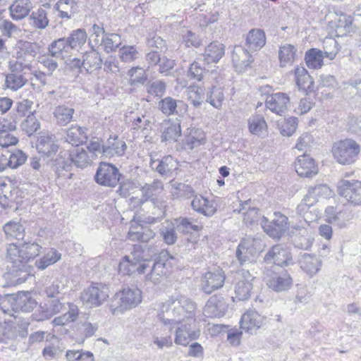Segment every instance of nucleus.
Here are the masks:
<instances>
[{
	"label": "nucleus",
	"mask_w": 361,
	"mask_h": 361,
	"mask_svg": "<svg viewBox=\"0 0 361 361\" xmlns=\"http://www.w3.org/2000/svg\"><path fill=\"white\" fill-rule=\"evenodd\" d=\"M195 308V303L184 295H178L169 298L164 303L160 315L164 330L171 331L175 325L188 319L192 321Z\"/></svg>",
	"instance_id": "f257e3e1"
},
{
	"label": "nucleus",
	"mask_w": 361,
	"mask_h": 361,
	"mask_svg": "<svg viewBox=\"0 0 361 361\" xmlns=\"http://www.w3.org/2000/svg\"><path fill=\"white\" fill-rule=\"evenodd\" d=\"M20 247L14 243L7 246L6 259L11 265L10 271L6 274L5 277L9 280L10 286H18L24 283L30 276L32 267L27 264L25 259L21 254Z\"/></svg>",
	"instance_id": "f03ea898"
},
{
	"label": "nucleus",
	"mask_w": 361,
	"mask_h": 361,
	"mask_svg": "<svg viewBox=\"0 0 361 361\" xmlns=\"http://www.w3.org/2000/svg\"><path fill=\"white\" fill-rule=\"evenodd\" d=\"M331 152L337 162L348 165L357 159L360 152V146L352 139H345L334 142Z\"/></svg>",
	"instance_id": "7ed1b4c3"
},
{
	"label": "nucleus",
	"mask_w": 361,
	"mask_h": 361,
	"mask_svg": "<svg viewBox=\"0 0 361 361\" xmlns=\"http://www.w3.org/2000/svg\"><path fill=\"white\" fill-rule=\"evenodd\" d=\"M142 300V292L139 288H123L116 293L111 304V310L114 314H118L124 310L136 307Z\"/></svg>",
	"instance_id": "20e7f679"
},
{
	"label": "nucleus",
	"mask_w": 361,
	"mask_h": 361,
	"mask_svg": "<svg viewBox=\"0 0 361 361\" xmlns=\"http://www.w3.org/2000/svg\"><path fill=\"white\" fill-rule=\"evenodd\" d=\"M35 51L32 44L27 42L16 49L8 61L9 70L13 73H22L30 70Z\"/></svg>",
	"instance_id": "39448f33"
},
{
	"label": "nucleus",
	"mask_w": 361,
	"mask_h": 361,
	"mask_svg": "<svg viewBox=\"0 0 361 361\" xmlns=\"http://www.w3.org/2000/svg\"><path fill=\"white\" fill-rule=\"evenodd\" d=\"M6 302L11 305L13 310L25 312H31L37 305V302L30 292H20L16 295L3 300L0 306L4 312L8 311V309H5Z\"/></svg>",
	"instance_id": "423d86ee"
},
{
	"label": "nucleus",
	"mask_w": 361,
	"mask_h": 361,
	"mask_svg": "<svg viewBox=\"0 0 361 361\" xmlns=\"http://www.w3.org/2000/svg\"><path fill=\"white\" fill-rule=\"evenodd\" d=\"M149 263L136 253L125 256L118 264V271L123 275L142 274L149 268Z\"/></svg>",
	"instance_id": "0eeeda50"
},
{
	"label": "nucleus",
	"mask_w": 361,
	"mask_h": 361,
	"mask_svg": "<svg viewBox=\"0 0 361 361\" xmlns=\"http://www.w3.org/2000/svg\"><path fill=\"white\" fill-rule=\"evenodd\" d=\"M249 271L242 269L238 271L235 276V298L238 300H247L251 295L253 288L252 281L255 279Z\"/></svg>",
	"instance_id": "6e6552de"
},
{
	"label": "nucleus",
	"mask_w": 361,
	"mask_h": 361,
	"mask_svg": "<svg viewBox=\"0 0 361 361\" xmlns=\"http://www.w3.org/2000/svg\"><path fill=\"white\" fill-rule=\"evenodd\" d=\"M109 296L108 287L102 283H94L83 290L81 299L84 303L93 307L103 304Z\"/></svg>",
	"instance_id": "1a4fd4ad"
},
{
	"label": "nucleus",
	"mask_w": 361,
	"mask_h": 361,
	"mask_svg": "<svg viewBox=\"0 0 361 361\" xmlns=\"http://www.w3.org/2000/svg\"><path fill=\"white\" fill-rule=\"evenodd\" d=\"M261 225L267 235L273 238L279 239L288 228V219L285 215L275 212L271 222H269L264 216Z\"/></svg>",
	"instance_id": "9d476101"
},
{
	"label": "nucleus",
	"mask_w": 361,
	"mask_h": 361,
	"mask_svg": "<svg viewBox=\"0 0 361 361\" xmlns=\"http://www.w3.org/2000/svg\"><path fill=\"white\" fill-rule=\"evenodd\" d=\"M264 281L269 288L276 292L286 291L293 284V279L286 271L276 272L267 270L264 274Z\"/></svg>",
	"instance_id": "9b49d317"
},
{
	"label": "nucleus",
	"mask_w": 361,
	"mask_h": 361,
	"mask_svg": "<svg viewBox=\"0 0 361 361\" xmlns=\"http://www.w3.org/2000/svg\"><path fill=\"white\" fill-rule=\"evenodd\" d=\"M120 176L114 165L102 162L97 171L95 180L102 185L115 187L119 181Z\"/></svg>",
	"instance_id": "f8f14e48"
},
{
	"label": "nucleus",
	"mask_w": 361,
	"mask_h": 361,
	"mask_svg": "<svg viewBox=\"0 0 361 361\" xmlns=\"http://www.w3.org/2000/svg\"><path fill=\"white\" fill-rule=\"evenodd\" d=\"M338 192L349 202L355 205L361 204V181L342 180L339 183Z\"/></svg>",
	"instance_id": "ddd939ff"
},
{
	"label": "nucleus",
	"mask_w": 361,
	"mask_h": 361,
	"mask_svg": "<svg viewBox=\"0 0 361 361\" xmlns=\"http://www.w3.org/2000/svg\"><path fill=\"white\" fill-rule=\"evenodd\" d=\"M195 323V319L192 321L185 320L175 325L176 335L174 342L176 345L187 346L192 340L197 339L200 336L199 331L192 330V325Z\"/></svg>",
	"instance_id": "4468645a"
},
{
	"label": "nucleus",
	"mask_w": 361,
	"mask_h": 361,
	"mask_svg": "<svg viewBox=\"0 0 361 361\" xmlns=\"http://www.w3.org/2000/svg\"><path fill=\"white\" fill-rule=\"evenodd\" d=\"M225 279L226 276L222 269L207 271L202 276L201 289L205 293L211 294L223 286Z\"/></svg>",
	"instance_id": "2eb2a0df"
},
{
	"label": "nucleus",
	"mask_w": 361,
	"mask_h": 361,
	"mask_svg": "<svg viewBox=\"0 0 361 361\" xmlns=\"http://www.w3.org/2000/svg\"><path fill=\"white\" fill-rule=\"evenodd\" d=\"M264 261L277 266H287L292 261L290 253L281 245H274L265 255Z\"/></svg>",
	"instance_id": "dca6fc26"
},
{
	"label": "nucleus",
	"mask_w": 361,
	"mask_h": 361,
	"mask_svg": "<svg viewBox=\"0 0 361 361\" xmlns=\"http://www.w3.org/2000/svg\"><path fill=\"white\" fill-rule=\"evenodd\" d=\"M66 304L62 303L59 299L51 300L40 306L39 312H35L32 316L35 320L40 322L49 319L54 315L67 310Z\"/></svg>",
	"instance_id": "f3484780"
},
{
	"label": "nucleus",
	"mask_w": 361,
	"mask_h": 361,
	"mask_svg": "<svg viewBox=\"0 0 361 361\" xmlns=\"http://www.w3.org/2000/svg\"><path fill=\"white\" fill-rule=\"evenodd\" d=\"M290 103L289 97L283 92H277L268 95L266 98V107L271 112L282 115L288 109Z\"/></svg>",
	"instance_id": "a211bd4d"
},
{
	"label": "nucleus",
	"mask_w": 361,
	"mask_h": 361,
	"mask_svg": "<svg viewBox=\"0 0 361 361\" xmlns=\"http://www.w3.org/2000/svg\"><path fill=\"white\" fill-rule=\"evenodd\" d=\"M338 54V49L331 51H324L322 52L317 49H311L305 54V62L310 68L317 69L322 67L324 57L334 59Z\"/></svg>",
	"instance_id": "6ab92c4d"
},
{
	"label": "nucleus",
	"mask_w": 361,
	"mask_h": 361,
	"mask_svg": "<svg viewBox=\"0 0 361 361\" xmlns=\"http://www.w3.org/2000/svg\"><path fill=\"white\" fill-rule=\"evenodd\" d=\"M294 166L296 173L301 177H312L318 172L314 160L305 153L298 157Z\"/></svg>",
	"instance_id": "aec40b11"
},
{
	"label": "nucleus",
	"mask_w": 361,
	"mask_h": 361,
	"mask_svg": "<svg viewBox=\"0 0 361 361\" xmlns=\"http://www.w3.org/2000/svg\"><path fill=\"white\" fill-rule=\"evenodd\" d=\"M150 166L161 176H169L178 168L177 161L170 155L164 157L161 159H155L150 155Z\"/></svg>",
	"instance_id": "412c9836"
},
{
	"label": "nucleus",
	"mask_w": 361,
	"mask_h": 361,
	"mask_svg": "<svg viewBox=\"0 0 361 361\" xmlns=\"http://www.w3.org/2000/svg\"><path fill=\"white\" fill-rule=\"evenodd\" d=\"M227 310V305L225 300L219 295L212 296L207 302L204 312L209 317H223Z\"/></svg>",
	"instance_id": "4be33fe9"
},
{
	"label": "nucleus",
	"mask_w": 361,
	"mask_h": 361,
	"mask_svg": "<svg viewBox=\"0 0 361 361\" xmlns=\"http://www.w3.org/2000/svg\"><path fill=\"white\" fill-rule=\"evenodd\" d=\"M155 235L154 232L147 226H142L132 222L128 233V238L131 241H139L147 243L153 239Z\"/></svg>",
	"instance_id": "5701e85b"
},
{
	"label": "nucleus",
	"mask_w": 361,
	"mask_h": 361,
	"mask_svg": "<svg viewBox=\"0 0 361 361\" xmlns=\"http://www.w3.org/2000/svg\"><path fill=\"white\" fill-rule=\"evenodd\" d=\"M37 149L44 159H47V161L49 162V160L53 159L54 155L57 152L58 145L55 144L52 136L44 135L38 138Z\"/></svg>",
	"instance_id": "b1692460"
},
{
	"label": "nucleus",
	"mask_w": 361,
	"mask_h": 361,
	"mask_svg": "<svg viewBox=\"0 0 361 361\" xmlns=\"http://www.w3.org/2000/svg\"><path fill=\"white\" fill-rule=\"evenodd\" d=\"M264 321V317L258 312L250 310L244 313L240 319V328L247 332L252 334L260 328Z\"/></svg>",
	"instance_id": "393cba45"
},
{
	"label": "nucleus",
	"mask_w": 361,
	"mask_h": 361,
	"mask_svg": "<svg viewBox=\"0 0 361 361\" xmlns=\"http://www.w3.org/2000/svg\"><path fill=\"white\" fill-rule=\"evenodd\" d=\"M302 270L310 276L315 275L322 267V260L314 255L304 253L299 260Z\"/></svg>",
	"instance_id": "a878e982"
},
{
	"label": "nucleus",
	"mask_w": 361,
	"mask_h": 361,
	"mask_svg": "<svg viewBox=\"0 0 361 361\" xmlns=\"http://www.w3.org/2000/svg\"><path fill=\"white\" fill-rule=\"evenodd\" d=\"M251 58V55L244 47L235 46L232 53V62L239 71H242L250 65Z\"/></svg>",
	"instance_id": "bb28decb"
},
{
	"label": "nucleus",
	"mask_w": 361,
	"mask_h": 361,
	"mask_svg": "<svg viewBox=\"0 0 361 361\" xmlns=\"http://www.w3.org/2000/svg\"><path fill=\"white\" fill-rule=\"evenodd\" d=\"M69 152V158L77 167L85 168L91 164V157L83 147H73Z\"/></svg>",
	"instance_id": "cd10ccee"
},
{
	"label": "nucleus",
	"mask_w": 361,
	"mask_h": 361,
	"mask_svg": "<svg viewBox=\"0 0 361 361\" xmlns=\"http://www.w3.org/2000/svg\"><path fill=\"white\" fill-rule=\"evenodd\" d=\"M305 224L307 227H298L299 235H295L293 239L295 247L301 250L310 249L312 247L314 240V238L312 236L311 233L310 232L309 224L307 221H305ZM295 228L298 229L296 227Z\"/></svg>",
	"instance_id": "c85d7f7f"
},
{
	"label": "nucleus",
	"mask_w": 361,
	"mask_h": 361,
	"mask_svg": "<svg viewBox=\"0 0 361 361\" xmlns=\"http://www.w3.org/2000/svg\"><path fill=\"white\" fill-rule=\"evenodd\" d=\"M87 140V129L85 128L72 126L66 131V140L73 147H79V145L85 142Z\"/></svg>",
	"instance_id": "c756f323"
},
{
	"label": "nucleus",
	"mask_w": 361,
	"mask_h": 361,
	"mask_svg": "<svg viewBox=\"0 0 361 361\" xmlns=\"http://www.w3.org/2000/svg\"><path fill=\"white\" fill-rule=\"evenodd\" d=\"M266 44L264 32L260 29H252L246 37V45L250 51H257Z\"/></svg>",
	"instance_id": "7c9ffc66"
},
{
	"label": "nucleus",
	"mask_w": 361,
	"mask_h": 361,
	"mask_svg": "<svg viewBox=\"0 0 361 361\" xmlns=\"http://www.w3.org/2000/svg\"><path fill=\"white\" fill-rule=\"evenodd\" d=\"M32 8L30 0H16L9 7L11 16L13 20H21L25 18Z\"/></svg>",
	"instance_id": "2f4dec72"
},
{
	"label": "nucleus",
	"mask_w": 361,
	"mask_h": 361,
	"mask_svg": "<svg viewBox=\"0 0 361 361\" xmlns=\"http://www.w3.org/2000/svg\"><path fill=\"white\" fill-rule=\"evenodd\" d=\"M250 245L251 240L246 239L243 240L237 247L236 257L242 265L255 260L256 252L254 251L252 248L250 247Z\"/></svg>",
	"instance_id": "473e14b6"
},
{
	"label": "nucleus",
	"mask_w": 361,
	"mask_h": 361,
	"mask_svg": "<svg viewBox=\"0 0 361 361\" xmlns=\"http://www.w3.org/2000/svg\"><path fill=\"white\" fill-rule=\"evenodd\" d=\"M224 55V44L218 42H213L205 48L204 60L207 63H217Z\"/></svg>",
	"instance_id": "72a5a7b5"
},
{
	"label": "nucleus",
	"mask_w": 361,
	"mask_h": 361,
	"mask_svg": "<svg viewBox=\"0 0 361 361\" xmlns=\"http://www.w3.org/2000/svg\"><path fill=\"white\" fill-rule=\"evenodd\" d=\"M160 110L166 116L178 113L177 109L186 110L187 105L182 101H176L172 97H167L159 102Z\"/></svg>",
	"instance_id": "f704fd0d"
},
{
	"label": "nucleus",
	"mask_w": 361,
	"mask_h": 361,
	"mask_svg": "<svg viewBox=\"0 0 361 361\" xmlns=\"http://www.w3.org/2000/svg\"><path fill=\"white\" fill-rule=\"evenodd\" d=\"M126 148V142L123 140L118 139L108 140L104 145V157L110 158L114 156H122L124 154Z\"/></svg>",
	"instance_id": "c9c22d12"
},
{
	"label": "nucleus",
	"mask_w": 361,
	"mask_h": 361,
	"mask_svg": "<svg viewBox=\"0 0 361 361\" xmlns=\"http://www.w3.org/2000/svg\"><path fill=\"white\" fill-rule=\"evenodd\" d=\"M297 49L292 44H284L280 46L279 59L281 67L291 66L296 56Z\"/></svg>",
	"instance_id": "e433bc0d"
},
{
	"label": "nucleus",
	"mask_w": 361,
	"mask_h": 361,
	"mask_svg": "<svg viewBox=\"0 0 361 361\" xmlns=\"http://www.w3.org/2000/svg\"><path fill=\"white\" fill-rule=\"evenodd\" d=\"M192 209L207 216H212L215 212L216 208L213 204L210 203L209 200L202 196L195 195L191 202Z\"/></svg>",
	"instance_id": "4c0bfd02"
},
{
	"label": "nucleus",
	"mask_w": 361,
	"mask_h": 361,
	"mask_svg": "<svg viewBox=\"0 0 361 361\" xmlns=\"http://www.w3.org/2000/svg\"><path fill=\"white\" fill-rule=\"evenodd\" d=\"M250 203V200L240 203L238 212L243 214L245 224L252 225L258 221L259 214L258 209L255 207H251ZM234 212H237V209H235Z\"/></svg>",
	"instance_id": "58836bf2"
},
{
	"label": "nucleus",
	"mask_w": 361,
	"mask_h": 361,
	"mask_svg": "<svg viewBox=\"0 0 361 361\" xmlns=\"http://www.w3.org/2000/svg\"><path fill=\"white\" fill-rule=\"evenodd\" d=\"M6 238L8 240H23L25 236V227L18 221H11L4 226Z\"/></svg>",
	"instance_id": "ea45409f"
},
{
	"label": "nucleus",
	"mask_w": 361,
	"mask_h": 361,
	"mask_svg": "<svg viewBox=\"0 0 361 361\" xmlns=\"http://www.w3.org/2000/svg\"><path fill=\"white\" fill-rule=\"evenodd\" d=\"M82 61L83 68L87 72L100 68L102 64L101 56L95 49L86 51L82 56Z\"/></svg>",
	"instance_id": "a19ab883"
},
{
	"label": "nucleus",
	"mask_w": 361,
	"mask_h": 361,
	"mask_svg": "<svg viewBox=\"0 0 361 361\" xmlns=\"http://www.w3.org/2000/svg\"><path fill=\"white\" fill-rule=\"evenodd\" d=\"M121 44L120 35L115 33H107L102 39H96V44L103 45L106 53L115 51Z\"/></svg>",
	"instance_id": "79ce46f5"
},
{
	"label": "nucleus",
	"mask_w": 361,
	"mask_h": 361,
	"mask_svg": "<svg viewBox=\"0 0 361 361\" xmlns=\"http://www.w3.org/2000/svg\"><path fill=\"white\" fill-rule=\"evenodd\" d=\"M68 306L67 312L62 315L55 317L52 324L56 326H64L77 319L78 316V310L76 305L73 303H66Z\"/></svg>",
	"instance_id": "37998d69"
},
{
	"label": "nucleus",
	"mask_w": 361,
	"mask_h": 361,
	"mask_svg": "<svg viewBox=\"0 0 361 361\" xmlns=\"http://www.w3.org/2000/svg\"><path fill=\"white\" fill-rule=\"evenodd\" d=\"M164 189V185L161 181L154 180L152 183H146L142 187V199L140 202H145L154 196L161 193Z\"/></svg>",
	"instance_id": "c03bdc74"
},
{
	"label": "nucleus",
	"mask_w": 361,
	"mask_h": 361,
	"mask_svg": "<svg viewBox=\"0 0 361 361\" xmlns=\"http://www.w3.org/2000/svg\"><path fill=\"white\" fill-rule=\"evenodd\" d=\"M74 112L75 110L73 108L59 105L54 109V116L58 124L66 126L72 121Z\"/></svg>",
	"instance_id": "a18cd8bd"
},
{
	"label": "nucleus",
	"mask_w": 361,
	"mask_h": 361,
	"mask_svg": "<svg viewBox=\"0 0 361 361\" xmlns=\"http://www.w3.org/2000/svg\"><path fill=\"white\" fill-rule=\"evenodd\" d=\"M87 33L84 29H76L68 37V45L71 49H78L81 48L87 41Z\"/></svg>",
	"instance_id": "49530a36"
},
{
	"label": "nucleus",
	"mask_w": 361,
	"mask_h": 361,
	"mask_svg": "<svg viewBox=\"0 0 361 361\" xmlns=\"http://www.w3.org/2000/svg\"><path fill=\"white\" fill-rule=\"evenodd\" d=\"M295 76L296 85L300 89L309 90L313 84L311 76L302 66H297L295 68Z\"/></svg>",
	"instance_id": "de8ad7c7"
},
{
	"label": "nucleus",
	"mask_w": 361,
	"mask_h": 361,
	"mask_svg": "<svg viewBox=\"0 0 361 361\" xmlns=\"http://www.w3.org/2000/svg\"><path fill=\"white\" fill-rule=\"evenodd\" d=\"M332 190L325 184H319L314 187H310L306 195L310 200H314V204L319 201V197L327 198L331 196Z\"/></svg>",
	"instance_id": "09e8293b"
},
{
	"label": "nucleus",
	"mask_w": 361,
	"mask_h": 361,
	"mask_svg": "<svg viewBox=\"0 0 361 361\" xmlns=\"http://www.w3.org/2000/svg\"><path fill=\"white\" fill-rule=\"evenodd\" d=\"M69 49L67 39L61 37L53 41L49 44L48 51L51 56L59 58L63 56V53H68Z\"/></svg>",
	"instance_id": "8fccbe9b"
},
{
	"label": "nucleus",
	"mask_w": 361,
	"mask_h": 361,
	"mask_svg": "<svg viewBox=\"0 0 361 361\" xmlns=\"http://www.w3.org/2000/svg\"><path fill=\"white\" fill-rule=\"evenodd\" d=\"M47 11L44 8H39L37 11L32 13L30 20L32 25L39 29H44L49 25Z\"/></svg>",
	"instance_id": "3c124183"
},
{
	"label": "nucleus",
	"mask_w": 361,
	"mask_h": 361,
	"mask_svg": "<svg viewBox=\"0 0 361 361\" xmlns=\"http://www.w3.org/2000/svg\"><path fill=\"white\" fill-rule=\"evenodd\" d=\"M20 73H8L6 76L5 86L6 88L12 90L17 91L23 87L27 82V79Z\"/></svg>",
	"instance_id": "603ef678"
},
{
	"label": "nucleus",
	"mask_w": 361,
	"mask_h": 361,
	"mask_svg": "<svg viewBox=\"0 0 361 361\" xmlns=\"http://www.w3.org/2000/svg\"><path fill=\"white\" fill-rule=\"evenodd\" d=\"M167 269L165 263L161 260H157L153 264L151 272L147 275V279L157 284L161 281V279L166 275Z\"/></svg>",
	"instance_id": "864d4df0"
},
{
	"label": "nucleus",
	"mask_w": 361,
	"mask_h": 361,
	"mask_svg": "<svg viewBox=\"0 0 361 361\" xmlns=\"http://www.w3.org/2000/svg\"><path fill=\"white\" fill-rule=\"evenodd\" d=\"M75 7L74 0H59L55 5V8L59 12V16L67 19L75 13Z\"/></svg>",
	"instance_id": "5fc2aeb1"
},
{
	"label": "nucleus",
	"mask_w": 361,
	"mask_h": 361,
	"mask_svg": "<svg viewBox=\"0 0 361 361\" xmlns=\"http://www.w3.org/2000/svg\"><path fill=\"white\" fill-rule=\"evenodd\" d=\"M249 130L252 134L262 135L266 133L267 123L264 118L259 115L249 118Z\"/></svg>",
	"instance_id": "6e6d98bb"
},
{
	"label": "nucleus",
	"mask_w": 361,
	"mask_h": 361,
	"mask_svg": "<svg viewBox=\"0 0 361 361\" xmlns=\"http://www.w3.org/2000/svg\"><path fill=\"white\" fill-rule=\"evenodd\" d=\"M61 255L56 250H49L43 257L36 261V267L41 270L45 269L49 265L54 264L61 259Z\"/></svg>",
	"instance_id": "4d7b16f0"
},
{
	"label": "nucleus",
	"mask_w": 361,
	"mask_h": 361,
	"mask_svg": "<svg viewBox=\"0 0 361 361\" xmlns=\"http://www.w3.org/2000/svg\"><path fill=\"white\" fill-rule=\"evenodd\" d=\"M181 128L178 123H169L168 126L164 130L161 135L162 141H177L178 138L180 136Z\"/></svg>",
	"instance_id": "13d9d810"
},
{
	"label": "nucleus",
	"mask_w": 361,
	"mask_h": 361,
	"mask_svg": "<svg viewBox=\"0 0 361 361\" xmlns=\"http://www.w3.org/2000/svg\"><path fill=\"white\" fill-rule=\"evenodd\" d=\"M41 247L35 243H26L25 242L20 247L21 254L23 255L24 257H22L23 259H25L27 264H29V262L36 257L40 251Z\"/></svg>",
	"instance_id": "bf43d9fd"
},
{
	"label": "nucleus",
	"mask_w": 361,
	"mask_h": 361,
	"mask_svg": "<svg viewBox=\"0 0 361 361\" xmlns=\"http://www.w3.org/2000/svg\"><path fill=\"white\" fill-rule=\"evenodd\" d=\"M66 289V279L63 277L56 279L51 285L47 286L45 293L49 298H54L63 293Z\"/></svg>",
	"instance_id": "052dcab7"
},
{
	"label": "nucleus",
	"mask_w": 361,
	"mask_h": 361,
	"mask_svg": "<svg viewBox=\"0 0 361 361\" xmlns=\"http://www.w3.org/2000/svg\"><path fill=\"white\" fill-rule=\"evenodd\" d=\"M203 143H204V135L198 130H192L189 135L185 136L184 140V144L190 149Z\"/></svg>",
	"instance_id": "680f3d73"
},
{
	"label": "nucleus",
	"mask_w": 361,
	"mask_h": 361,
	"mask_svg": "<svg viewBox=\"0 0 361 361\" xmlns=\"http://www.w3.org/2000/svg\"><path fill=\"white\" fill-rule=\"evenodd\" d=\"M128 75L129 76V83L131 85L144 84L147 79L144 69L138 66L130 68L128 72Z\"/></svg>",
	"instance_id": "e2e57ef3"
},
{
	"label": "nucleus",
	"mask_w": 361,
	"mask_h": 361,
	"mask_svg": "<svg viewBox=\"0 0 361 361\" xmlns=\"http://www.w3.org/2000/svg\"><path fill=\"white\" fill-rule=\"evenodd\" d=\"M224 99V95L222 90L213 87L207 93L206 102L209 103L214 108L220 109L222 106Z\"/></svg>",
	"instance_id": "0e129e2a"
},
{
	"label": "nucleus",
	"mask_w": 361,
	"mask_h": 361,
	"mask_svg": "<svg viewBox=\"0 0 361 361\" xmlns=\"http://www.w3.org/2000/svg\"><path fill=\"white\" fill-rule=\"evenodd\" d=\"M139 57V51L135 46H123L119 49V58L125 63H130Z\"/></svg>",
	"instance_id": "69168bd1"
},
{
	"label": "nucleus",
	"mask_w": 361,
	"mask_h": 361,
	"mask_svg": "<svg viewBox=\"0 0 361 361\" xmlns=\"http://www.w3.org/2000/svg\"><path fill=\"white\" fill-rule=\"evenodd\" d=\"M21 127L23 131L30 136L40 128V123L33 114H29L22 122Z\"/></svg>",
	"instance_id": "338daca9"
},
{
	"label": "nucleus",
	"mask_w": 361,
	"mask_h": 361,
	"mask_svg": "<svg viewBox=\"0 0 361 361\" xmlns=\"http://www.w3.org/2000/svg\"><path fill=\"white\" fill-rule=\"evenodd\" d=\"M176 227L174 224H167L161 228V234L164 242L168 245H173L177 240Z\"/></svg>",
	"instance_id": "774afa93"
}]
</instances>
